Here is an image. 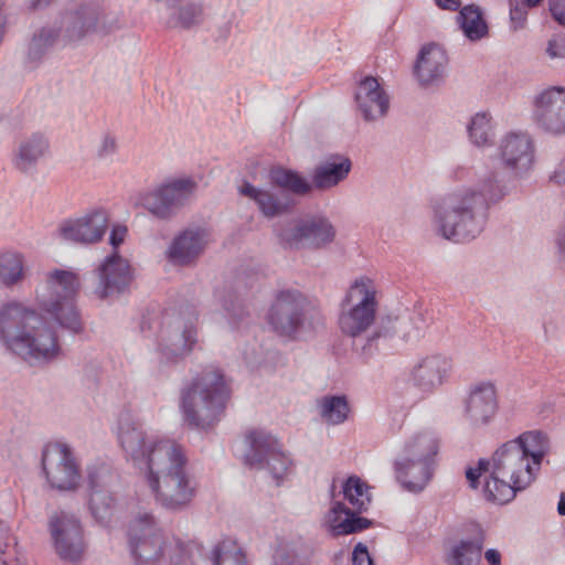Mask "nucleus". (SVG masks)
I'll return each instance as SVG.
<instances>
[{"mask_svg":"<svg viewBox=\"0 0 565 565\" xmlns=\"http://www.w3.org/2000/svg\"><path fill=\"white\" fill-rule=\"evenodd\" d=\"M473 175L475 185L456 186L430 201L433 228L447 241L467 243L477 238L486 227L489 209L515 188V178L498 166L494 158L481 170L458 164L450 172V179L456 182L470 181Z\"/></svg>","mask_w":565,"mask_h":565,"instance_id":"nucleus-1","label":"nucleus"},{"mask_svg":"<svg viewBox=\"0 0 565 565\" xmlns=\"http://www.w3.org/2000/svg\"><path fill=\"white\" fill-rule=\"evenodd\" d=\"M117 438L126 458L139 469L156 502L171 511L186 508L195 495L196 483L188 469V457L174 440L148 434L129 413L118 419Z\"/></svg>","mask_w":565,"mask_h":565,"instance_id":"nucleus-2","label":"nucleus"},{"mask_svg":"<svg viewBox=\"0 0 565 565\" xmlns=\"http://www.w3.org/2000/svg\"><path fill=\"white\" fill-rule=\"evenodd\" d=\"M376 296L373 280L362 276L351 284L340 305L339 329L352 339V352L363 363L374 360L394 332L393 320H376Z\"/></svg>","mask_w":565,"mask_h":565,"instance_id":"nucleus-3","label":"nucleus"},{"mask_svg":"<svg viewBox=\"0 0 565 565\" xmlns=\"http://www.w3.org/2000/svg\"><path fill=\"white\" fill-rule=\"evenodd\" d=\"M0 341L25 361H51L61 351L55 332L34 310L17 302L0 309Z\"/></svg>","mask_w":565,"mask_h":565,"instance_id":"nucleus-4","label":"nucleus"},{"mask_svg":"<svg viewBox=\"0 0 565 565\" xmlns=\"http://www.w3.org/2000/svg\"><path fill=\"white\" fill-rule=\"evenodd\" d=\"M230 388L220 370L209 367L185 382L179 395L182 420L191 428L212 429L222 418Z\"/></svg>","mask_w":565,"mask_h":565,"instance_id":"nucleus-5","label":"nucleus"},{"mask_svg":"<svg viewBox=\"0 0 565 565\" xmlns=\"http://www.w3.org/2000/svg\"><path fill=\"white\" fill-rule=\"evenodd\" d=\"M491 473L484 482L488 500L505 504L516 492L525 490L536 478V467L523 457L514 441L502 444L490 459Z\"/></svg>","mask_w":565,"mask_h":565,"instance_id":"nucleus-6","label":"nucleus"},{"mask_svg":"<svg viewBox=\"0 0 565 565\" xmlns=\"http://www.w3.org/2000/svg\"><path fill=\"white\" fill-rule=\"evenodd\" d=\"M127 537L131 556L142 562L169 559L178 564L191 551L189 543L164 531L146 511L138 512L129 522Z\"/></svg>","mask_w":565,"mask_h":565,"instance_id":"nucleus-7","label":"nucleus"},{"mask_svg":"<svg viewBox=\"0 0 565 565\" xmlns=\"http://www.w3.org/2000/svg\"><path fill=\"white\" fill-rule=\"evenodd\" d=\"M266 319L275 333L296 340L321 324L322 315L316 299L288 287L276 291Z\"/></svg>","mask_w":565,"mask_h":565,"instance_id":"nucleus-8","label":"nucleus"},{"mask_svg":"<svg viewBox=\"0 0 565 565\" xmlns=\"http://www.w3.org/2000/svg\"><path fill=\"white\" fill-rule=\"evenodd\" d=\"M198 311L192 306L166 309L157 322V351L167 362L189 355L198 343Z\"/></svg>","mask_w":565,"mask_h":565,"instance_id":"nucleus-9","label":"nucleus"},{"mask_svg":"<svg viewBox=\"0 0 565 565\" xmlns=\"http://www.w3.org/2000/svg\"><path fill=\"white\" fill-rule=\"evenodd\" d=\"M352 161L342 154L331 156L317 164L312 171L311 182L294 170L275 168L269 178L275 184L288 189L297 195H307L313 189L328 191L345 181L351 172Z\"/></svg>","mask_w":565,"mask_h":565,"instance_id":"nucleus-10","label":"nucleus"},{"mask_svg":"<svg viewBox=\"0 0 565 565\" xmlns=\"http://www.w3.org/2000/svg\"><path fill=\"white\" fill-rule=\"evenodd\" d=\"M79 288L77 275L72 270L55 269L47 276L46 291L39 296L41 308L62 328L77 333L82 321L75 306Z\"/></svg>","mask_w":565,"mask_h":565,"instance_id":"nucleus-11","label":"nucleus"},{"mask_svg":"<svg viewBox=\"0 0 565 565\" xmlns=\"http://www.w3.org/2000/svg\"><path fill=\"white\" fill-rule=\"evenodd\" d=\"M276 232L284 247L296 249H319L331 244L335 237L334 226L328 217L321 215L295 220Z\"/></svg>","mask_w":565,"mask_h":565,"instance_id":"nucleus-12","label":"nucleus"},{"mask_svg":"<svg viewBox=\"0 0 565 565\" xmlns=\"http://www.w3.org/2000/svg\"><path fill=\"white\" fill-rule=\"evenodd\" d=\"M536 147L527 131H509L497 146L498 164L515 179L526 178L534 168Z\"/></svg>","mask_w":565,"mask_h":565,"instance_id":"nucleus-13","label":"nucleus"},{"mask_svg":"<svg viewBox=\"0 0 565 565\" xmlns=\"http://www.w3.org/2000/svg\"><path fill=\"white\" fill-rule=\"evenodd\" d=\"M196 188L192 178L173 179L142 194L140 204L153 216L166 220L193 198Z\"/></svg>","mask_w":565,"mask_h":565,"instance_id":"nucleus-14","label":"nucleus"},{"mask_svg":"<svg viewBox=\"0 0 565 565\" xmlns=\"http://www.w3.org/2000/svg\"><path fill=\"white\" fill-rule=\"evenodd\" d=\"M42 469L50 486L60 491L75 490L79 483L78 465L67 444L46 445L42 451Z\"/></svg>","mask_w":565,"mask_h":565,"instance_id":"nucleus-15","label":"nucleus"},{"mask_svg":"<svg viewBox=\"0 0 565 565\" xmlns=\"http://www.w3.org/2000/svg\"><path fill=\"white\" fill-rule=\"evenodd\" d=\"M250 449L246 462L255 469H267L270 476L281 481L291 470V459L286 455L279 441L264 431H252L247 436Z\"/></svg>","mask_w":565,"mask_h":565,"instance_id":"nucleus-16","label":"nucleus"},{"mask_svg":"<svg viewBox=\"0 0 565 565\" xmlns=\"http://www.w3.org/2000/svg\"><path fill=\"white\" fill-rule=\"evenodd\" d=\"M53 546L61 559L78 562L86 548L82 524L74 514L54 512L49 519Z\"/></svg>","mask_w":565,"mask_h":565,"instance_id":"nucleus-17","label":"nucleus"},{"mask_svg":"<svg viewBox=\"0 0 565 565\" xmlns=\"http://www.w3.org/2000/svg\"><path fill=\"white\" fill-rule=\"evenodd\" d=\"M115 25L107 22L100 7L95 2L81 4L76 10L62 17L61 25L56 29L58 38L65 43L77 42L86 35L108 33Z\"/></svg>","mask_w":565,"mask_h":565,"instance_id":"nucleus-18","label":"nucleus"},{"mask_svg":"<svg viewBox=\"0 0 565 565\" xmlns=\"http://www.w3.org/2000/svg\"><path fill=\"white\" fill-rule=\"evenodd\" d=\"M533 120L551 135L565 134V88L552 86L539 92L533 99Z\"/></svg>","mask_w":565,"mask_h":565,"instance_id":"nucleus-19","label":"nucleus"},{"mask_svg":"<svg viewBox=\"0 0 565 565\" xmlns=\"http://www.w3.org/2000/svg\"><path fill=\"white\" fill-rule=\"evenodd\" d=\"M210 241L207 230L190 226L180 231L166 249L168 262L174 266H190L201 256Z\"/></svg>","mask_w":565,"mask_h":565,"instance_id":"nucleus-20","label":"nucleus"},{"mask_svg":"<svg viewBox=\"0 0 565 565\" xmlns=\"http://www.w3.org/2000/svg\"><path fill=\"white\" fill-rule=\"evenodd\" d=\"M108 215L104 210H96L82 217L64 221L60 236L71 243L89 245L99 242L108 228Z\"/></svg>","mask_w":565,"mask_h":565,"instance_id":"nucleus-21","label":"nucleus"},{"mask_svg":"<svg viewBox=\"0 0 565 565\" xmlns=\"http://www.w3.org/2000/svg\"><path fill=\"white\" fill-rule=\"evenodd\" d=\"M97 284L94 288L99 299H106L121 294L131 280V270L128 262L118 254L106 257L96 268Z\"/></svg>","mask_w":565,"mask_h":565,"instance_id":"nucleus-22","label":"nucleus"},{"mask_svg":"<svg viewBox=\"0 0 565 565\" xmlns=\"http://www.w3.org/2000/svg\"><path fill=\"white\" fill-rule=\"evenodd\" d=\"M451 370V361L441 354L427 355L411 370L409 381L423 393H433L444 384Z\"/></svg>","mask_w":565,"mask_h":565,"instance_id":"nucleus-23","label":"nucleus"},{"mask_svg":"<svg viewBox=\"0 0 565 565\" xmlns=\"http://www.w3.org/2000/svg\"><path fill=\"white\" fill-rule=\"evenodd\" d=\"M354 98L365 121L379 120L388 111L390 97L376 77H364L356 87Z\"/></svg>","mask_w":565,"mask_h":565,"instance_id":"nucleus-24","label":"nucleus"},{"mask_svg":"<svg viewBox=\"0 0 565 565\" xmlns=\"http://www.w3.org/2000/svg\"><path fill=\"white\" fill-rule=\"evenodd\" d=\"M271 183L275 185L273 181ZM276 186L278 189H260L245 182L239 188V193L253 200L265 217L273 218L287 213L295 205L294 199L288 193L290 191L277 184Z\"/></svg>","mask_w":565,"mask_h":565,"instance_id":"nucleus-25","label":"nucleus"},{"mask_svg":"<svg viewBox=\"0 0 565 565\" xmlns=\"http://www.w3.org/2000/svg\"><path fill=\"white\" fill-rule=\"evenodd\" d=\"M497 409V388L492 382H480L471 387L466 402V415L473 426L489 424Z\"/></svg>","mask_w":565,"mask_h":565,"instance_id":"nucleus-26","label":"nucleus"},{"mask_svg":"<svg viewBox=\"0 0 565 565\" xmlns=\"http://www.w3.org/2000/svg\"><path fill=\"white\" fill-rule=\"evenodd\" d=\"M50 153V140L40 131L23 137L13 154V166L24 174H34L39 163Z\"/></svg>","mask_w":565,"mask_h":565,"instance_id":"nucleus-27","label":"nucleus"},{"mask_svg":"<svg viewBox=\"0 0 565 565\" xmlns=\"http://www.w3.org/2000/svg\"><path fill=\"white\" fill-rule=\"evenodd\" d=\"M447 63V54L440 45L436 43L424 45L414 67L419 85L427 87L443 81Z\"/></svg>","mask_w":565,"mask_h":565,"instance_id":"nucleus-28","label":"nucleus"},{"mask_svg":"<svg viewBox=\"0 0 565 565\" xmlns=\"http://www.w3.org/2000/svg\"><path fill=\"white\" fill-rule=\"evenodd\" d=\"M396 479L402 487L414 493L422 492L430 481L434 463L423 459L398 457L395 460Z\"/></svg>","mask_w":565,"mask_h":565,"instance_id":"nucleus-29","label":"nucleus"},{"mask_svg":"<svg viewBox=\"0 0 565 565\" xmlns=\"http://www.w3.org/2000/svg\"><path fill=\"white\" fill-rule=\"evenodd\" d=\"M359 513L353 508L352 510L349 509L342 502H334L327 518L329 532L333 536H340L367 529L372 521L360 516Z\"/></svg>","mask_w":565,"mask_h":565,"instance_id":"nucleus-30","label":"nucleus"},{"mask_svg":"<svg viewBox=\"0 0 565 565\" xmlns=\"http://www.w3.org/2000/svg\"><path fill=\"white\" fill-rule=\"evenodd\" d=\"M439 446L440 438L437 433L430 429H423L414 433L406 439L398 457L423 459L434 463L439 451Z\"/></svg>","mask_w":565,"mask_h":565,"instance_id":"nucleus-31","label":"nucleus"},{"mask_svg":"<svg viewBox=\"0 0 565 565\" xmlns=\"http://www.w3.org/2000/svg\"><path fill=\"white\" fill-rule=\"evenodd\" d=\"M510 441H514L520 447L523 457L526 458L532 466H535L539 472L543 458L550 450V439L547 435L541 430H529Z\"/></svg>","mask_w":565,"mask_h":565,"instance_id":"nucleus-32","label":"nucleus"},{"mask_svg":"<svg viewBox=\"0 0 565 565\" xmlns=\"http://www.w3.org/2000/svg\"><path fill=\"white\" fill-rule=\"evenodd\" d=\"M386 320H393L394 332L392 338L401 335L406 342H416L424 337L428 326L429 318L423 310H414L407 316L391 317L387 316Z\"/></svg>","mask_w":565,"mask_h":565,"instance_id":"nucleus-33","label":"nucleus"},{"mask_svg":"<svg viewBox=\"0 0 565 565\" xmlns=\"http://www.w3.org/2000/svg\"><path fill=\"white\" fill-rule=\"evenodd\" d=\"M457 23L470 42H478L489 35V26L480 7L468 4L459 10Z\"/></svg>","mask_w":565,"mask_h":565,"instance_id":"nucleus-34","label":"nucleus"},{"mask_svg":"<svg viewBox=\"0 0 565 565\" xmlns=\"http://www.w3.org/2000/svg\"><path fill=\"white\" fill-rule=\"evenodd\" d=\"M482 547V536L472 540H460L450 547L446 556V563L447 565H479Z\"/></svg>","mask_w":565,"mask_h":565,"instance_id":"nucleus-35","label":"nucleus"},{"mask_svg":"<svg viewBox=\"0 0 565 565\" xmlns=\"http://www.w3.org/2000/svg\"><path fill=\"white\" fill-rule=\"evenodd\" d=\"M317 408L321 419L333 426L343 424L350 413L345 395H324L317 401Z\"/></svg>","mask_w":565,"mask_h":565,"instance_id":"nucleus-36","label":"nucleus"},{"mask_svg":"<svg viewBox=\"0 0 565 565\" xmlns=\"http://www.w3.org/2000/svg\"><path fill=\"white\" fill-rule=\"evenodd\" d=\"M468 137L476 147H489L495 136L491 115L486 111L477 113L467 126Z\"/></svg>","mask_w":565,"mask_h":565,"instance_id":"nucleus-37","label":"nucleus"},{"mask_svg":"<svg viewBox=\"0 0 565 565\" xmlns=\"http://www.w3.org/2000/svg\"><path fill=\"white\" fill-rule=\"evenodd\" d=\"M212 565H247L245 552L232 539L218 542L211 554Z\"/></svg>","mask_w":565,"mask_h":565,"instance_id":"nucleus-38","label":"nucleus"},{"mask_svg":"<svg viewBox=\"0 0 565 565\" xmlns=\"http://www.w3.org/2000/svg\"><path fill=\"white\" fill-rule=\"evenodd\" d=\"M218 302L228 322L236 327L248 317V310L243 299L232 288H225L216 292Z\"/></svg>","mask_w":565,"mask_h":565,"instance_id":"nucleus-39","label":"nucleus"},{"mask_svg":"<svg viewBox=\"0 0 565 565\" xmlns=\"http://www.w3.org/2000/svg\"><path fill=\"white\" fill-rule=\"evenodd\" d=\"M115 500L109 490H89L88 508L92 516L100 524H107L113 515Z\"/></svg>","mask_w":565,"mask_h":565,"instance_id":"nucleus-40","label":"nucleus"},{"mask_svg":"<svg viewBox=\"0 0 565 565\" xmlns=\"http://www.w3.org/2000/svg\"><path fill=\"white\" fill-rule=\"evenodd\" d=\"M344 499L356 512L366 511L371 503V494L366 484L358 477H350L343 484Z\"/></svg>","mask_w":565,"mask_h":565,"instance_id":"nucleus-41","label":"nucleus"},{"mask_svg":"<svg viewBox=\"0 0 565 565\" xmlns=\"http://www.w3.org/2000/svg\"><path fill=\"white\" fill-rule=\"evenodd\" d=\"M23 277V260L18 253L0 254V280L6 286L17 284Z\"/></svg>","mask_w":565,"mask_h":565,"instance_id":"nucleus-42","label":"nucleus"},{"mask_svg":"<svg viewBox=\"0 0 565 565\" xmlns=\"http://www.w3.org/2000/svg\"><path fill=\"white\" fill-rule=\"evenodd\" d=\"M58 39L56 28H42L36 32L28 49V58L31 62L40 61Z\"/></svg>","mask_w":565,"mask_h":565,"instance_id":"nucleus-43","label":"nucleus"},{"mask_svg":"<svg viewBox=\"0 0 565 565\" xmlns=\"http://www.w3.org/2000/svg\"><path fill=\"white\" fill-rule=\"evenodd\" d=\"M86 472L88 490H109V486L116 478L111 467L103 461L88 465Z\"/></svg>","mask_w":565,"mask_h":565,"instance_id":"nucleus-44","label":"nucleus"},{"mask_svg":"<svg viewBox=\"0 0 565 565\" xmlns=\"http://www.w3.org/2000/svg\"><path fill=\"white\" fill-rule=\"evenodd\" d=\"M0 565H24L17 550L15 537L3 521H0Z\"/></svg>","mask_w":565,"mask_h":565,"instance_id":"nucleus-45","label":"nucleus"},{"mask_svg":"<svg viewBox=\"0 0 565 565\" xmlns=\"http://www.w3.org/2000/svg\"><path fill=\"white\" fill-rule=\"evenodd\" d=\"M300 541H280L275 550L274 565H295L299 557Z\"/></svg>","mask_w":565,"mask_h":565,"instance_id":"nucleus-46","label":"nucleus"},{"mask_svg":"<svg viewBox=\"0 0 565 565\" xmlns=\"http://www.w3.org/2000/svg\"><path fill=\"white\" fill-rule=\"evenodd\" d=\"M203 20V8L196 2H186L179 8V22L183 28L199 24Z\"/></svg>","mask_w":565,"mask_h":565,"instance_id":"nucleus-47","label":"nucleus"},{"mask_svg":"<svg viewBox=\"0 0 565 565\" xmlns=\"http://www.w3.org/2000/svg\"><path fill=\"white\" fill-rule=\"evenodd\" d=\"M546 53L551 58H564L565 35L554 34L547 42Z\"/></svg>","mask_w":565,"mask_h":565,"instance_id":"nucleus-48","label":"nucleus"},{"mask_svg":"<svg viewBox=\"0 0 565 565\" xmlns=\"http://www.w3.org/2000/svg\"><path fill=\"white\" fill-rule=\"evenodd\" d=\"M491 472V462L488 459H480L477 468H468L466 470V478L470 482V487L476 489L478 487V480L483 472Z\"/></svg>","mask_w":565,"mask_h":565,"instance_id":"nucleus-49","label":"nucleus"},{"mask_svg":"<svg viewBox=\"0 0 565 565\" xmlns=\"http://www.w3.org/2000/svg\"><path fill=\"white\" fill-rule=\"evenodd\" d=\"M352 565H374L366 545L358 543L352 552Z\"/></svg>","mask_w":565,"mask_h":565,"instance_id":"nucleus-50","label":"nucleus"},{"mask_svg":"<svg viewBox=\"0 0 565 565\" xmlns=\"http://www.w3.org/2000/svg\"><path fill=\"white\" fill-rule=\"evenodd\" d=\"M525 4H515L510 8V19L515 30L524 26L526 20L527 10Z\"/></svg>","mask_w":565,"mask_h":565,"instance_id":"nucleus-51","label":"nucleus"},{"mask_svg":"<svg viewBox=\"0 0 565 565\" xmlns=\"http://www.w3.org/2000/svg\"><path fill=\"white\" fill-rule=\"evenodd\" d=\"M116 139L110 135H106L102 139L100 146L97 150V156L100 159H108L116 152Z\"/></svg>","mask_w":565,"mask_h":565,"instance_id":"nucleus-52","label":"nucleus"},{"mask_svg":"<svg viewBox=\"0 0 565 565\" xmlns=\"http://www.w3.org/2000/svg\"><path fill=\"white\" fill-rule=\"evenodd\" d=\"M550 11L559 24L565 25V0H550Z\"/></svg>","mask_w":565,"mask_h":565,"instance_id":"nucleus-53","label":"nucleus"},{"mask_svg":"<svg viewBox=\"0 0 565 565\" xmlns=\"http://www.w3.org/2000/svg\"><path fill=\"white\" fill-rule=\"evenodd\" d=\"M127 234V227L124 225H115L111 228L109 243L114 248H117L124 241Z\"/></svg>","mask_w":565,"mask_h":565,"instance_id":"nucleus-54","label":"nucleus"},{"mask_svg":"<svg viewBox=\"0 0 565 565\" xmlns=\"http://www.w3.org/2000/svg\"><path fill=\"white\" fill-rule=\"evenodd\" d=\"M550 179L555 184L565 185V159L557 163Z\"/></svg>","mask_w":565,"mask_h":565,"instance_id":"nucleus-55","label":"nucleus"},{"mask_svg":"<svg viewBox=\"0 0 565 565\" xmlns=\"http://www.w3.org/2000/svg\"><path fill=\"white\" fill-rule=\"evenodd\" d=\"M436 6L441 10L457 11L460 6V0H435Z\"/></svg>","mask_w":565,"mask_h":565,"instance_id":"nucleus-56","label":"nucleus"},{"mask_svg":"<svg viewBox=\"0 0 565 565\" xmlns=\"http://www.w3.org/2000/svg\"><path fill=\"white\" fill-rule=\"evenodd\" d=\"M484 558L489 565H501V554L494 548H489L484 552Z\"/></svg>","mask_w":565,"mask_h":565,"instance_id":"nucleus-57","label":"nucleus"},{"mask_svg":"<svg viewBox=\"0 0 565 565\" xmlns=\"http://www.w3.org/2000/svg\"><path fill=\"white\" fill-rule=\"evenodd\" d=\"M53 0H31L30 8L33 10L46 8Z\"/></svg>","mask_w":565,"mask_h":565,"instance_id":"nucleus-58","label":"nucleus"},{"mask_svg":"<svg viewBox=\"0 0 565 565\" xmlns=\"http://www.w3.org/2000/svg\"><path fill=\"white\" fill-rule=\"evenodd\" d=\"M557 247L559 254L565 258V228L562 231L557 238Z\"/></svg>","mask_w":565,"mask_h":565,"instance_id":"nucleus-59","label":"nucleus"},{"mask_svg":"<svg viewBox=\"0 0 565 565\" xmlns=\"http://www.w3.org/2000/svg\"><path fill=\"white\" fill-rule=\"evenodd\" d=\"M557 511L561 515H565V493L561 494V499L557 505Z\"/></svg>","mask_w":565,"mask_h":565,"instance_id":"nucleus-60","label":"nucleus"},{"mask_svg":"<svg viewBox=\"0 0 565 565\" xmlns=\"http://www.w3.org/2000/svg\"><path fill=\"white\" fill-rule=\"evenodd\" d=\"M541 0H525L527 7H536Z\"/></svg>","mask_w":565,"mask_h":565,"instance_id":"nucleus-61","label":"nucleus"},{"mask_svg":"<svg viewBox=\"0 0 565 565\" xmlns=\"http://www.w3.org/2000/svg\"><path fill=\"white\" fill-rule=\"evenodd\" d=\"M146 328H148L149 330L152 329V326L151 324H148V322L146 320H142L141 322V331L146 333Z\"/></svg>","mask_w":565,"mask_h":565,"instance_id":"nucleus-62","label":"nucleus"}]
</instances>
